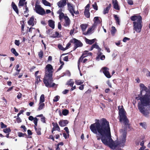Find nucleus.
I'll use <instances>...</instances> for the list:
<instances>
[{"label":"nucleus","mask_w":150,"mask_h":150,"mask_svg":"<svg viewBox=\"0 0 150 150\" xmlns=\"http://www.w3.org/2000/svg\"><path fill=\"white\" fill-rule=\"evenodd\" d=\"M96 122L91 124L90 128L94 134H98L100 136H97L98 140H101L103 143L112 148L116 146L111 138L110 128L109 122L105 118L100 120L96 119Z\"/></svg>","instance_id":"1"},{"label":"nucleus","mask_w":150,"mask_h":150,"mask_svg":"<svg viewBox=\"0 0 150 150\" xmlns=\"http://www.w3.org/2000/svg\"><path fill=\"white\" fill-rule=\"evenodd\" d=\"M45 74L43 79V82L45 86L47 88H52L56 84L53 83L52 78L53 69L50 64H48L45 68Z\"/></svg>","instance_id":"2"},{"label":"nucleus","mask_w":150,"mask_h":150,"mask_svg":"<svg viewBox=\"0 0 150 150\" xmlns=\"http://www.w3.org/2000/svg\"><path fill=\"white\" fill-rule=\"evenodd\" d=\"M139 100L141 103H138V108L140 112L144 115L146 116L149 114L148 112H146L144 110V106H146L149 105L150 102V98L148 95L145 94L143 97H140Z\"/></svg>","instance_id":"3"},{"label":"nucleus","mask_w":150,"mask_h":150,"mask_svg":"<svg viewBox=\"0 0 150 150\" xmlns=\"http://www.w3.org/2000/svg\"><path fill=\"white\" fill-rule=\"evenodd\" d=\"M131 20L133 21V29L137 33H140L142 27V18L140 15H134L130 17Z\"/></svg>","instance_id":"4"},{"label":"nucleus","mask_w":150,"mask_h":150,"mask_svg":"<svg viewBox=\"0 0 150 150\" xmlns=\"http://www.w3.org/2000/svg\"><path fill=\"white\" fill-rule=\"evenodd\" d=\"M122 108H119V106L118 108L119 110V115L120 117V122H121L122 121H123L125 125H129L128 124L129 120L125 114L126 112L123 108L122 106Z\"/></svg>","instance_id":"5"},{"label":"nucleus","mask_w":150,"mask_h":150,"mask_svg":"<svg viewBox=\"0 0 150 150\" xmlns=\"http://www.w3.org/2000/svg\"><path fill=\"white\" fill-rule=\"evenodd\" d=\"M70 42L74 44L73 50H75L77 48L79 47H81L83 45V43L80 40H77L75 38H73L70 40Z\"/></svg>","instance_id":"6"},{"label":"nucleus","mask_w":150,"mask_h":150,"mask_svg":"<svg viewBox=\"0 0 150 150\" xmlns=\"http://www.w3.org/2000/svg\"><path fill=\"white\" fill-rule=\"evenodd\" d=\"M35 9L36 12L38 14L41 15L45 14V12L44 9L40 5L36 4Z\"/></svg>","instance_id":"7"},{"label":"nucleus","mask_w":150,"mask_h":150,"mask_svg":"<svg viewBox=\"0 0 150 150\" xmlns=\"http://www.w3.org/2000/svg\"><path fill=\"white\" fill-rule=\"evenodd\" d=\"M67 5L68 10L72 15L73 16H74V13L77 14V13H75V11L74 10V6H73L72 4L70 3L69 2H67Z\"/></svg>","instance_id":"8"},{"label":"nucleus","mask_w":150,"mask_h":150,"mask_svg":"<svg viewBox=\"0 0 150 150\" xmlns=\"http://www.w3.org/2000/svg\"><path fill=\"white\" fill-rule=\"evenodd\" d=\"M52 125L53 126V127L52 128L51 132L52 134H54V132H53L54 131L57 130L58 132H60V129L59 126L57 123L53 122L52 123Z\"/></svg>","instance_id":"9"},{"label":"nucleus","mask_w":150,"mask_h":150,"mask_svg":"<svg viewBox=\"0 0 150 150\" xmlns=\"http://www.w3.org/2000/svg\"><path fill=\"white\" fill-rule=\"evenodd\" d=\"M103 72L105 76L108 78H111V76L109 71V69L107 67H104L102 68Z\"/></svg>","instance_id":"10"},{"label":"nucleus","mask_w":150,"mask_h":150,"mask_svg":"<svg viewBox=\"0 0 150 150\" xmlns=\"http://www.w3.org/2000/svg\"><path fill=\"white\" fill-rule=\"evenodd\" d=\"M67 0H61L57 3V5L59 7L63 8L67 4Z\"/></svg>","instance_id":"11"},{"label":"nucleus","mask_w":150,"mask_h":150,"mask_svg":"<svg viewBox=\"0 0 150 150\" xmlns=\"http://www.w3.org/2000/svg\"><path fill=\"white\" fill-rule=\"evenodd\" d=\"M120 132H123L122 134V143L124 144V143L125 142L127 135V131L126 130H123L121 129L120 130Z\"/></svg>","instance_id":"12"},{"label":"nucleus","mask_w":150,"mask_h":150,"mask_svg":"<svg viewBox=\"0 0 150 150\" xmlns=\"http://www.w3.org/2000/svg\"><path fill=\"white\" fill-rule=\"evenodd\" d=\"M69 123V121L67 120H61L59 122V125L61 127L66 126Z\"/></svg>","instance_id":"13"},{"label":"nucleus","mask_w":150,"mask_h":150,"mask_svg":"<svg viewBox=\"0 0 150 150\" xmlns=\"http://www.w3.org/2000/svg\"><path fill=\"white\" fill-rule=\"evenodd\" d=\"M112 4H113L114 8L117 10H119L120 9V8L119 6L117 0H112Z\"/></svg>","instance_id":"14"},{"label":"nucleus","mask_w":150,"mask_h":150,"mask_svg":"<svg viewBox=\"0 0 150 150\" xmlns=\"http://www.w3.org/2000/svg\"><path fill=\"white\" fill-rule=\"evenodd\" d=\"M11 6L16 13L18 14H19V11L18 7L14 2H12Z\"/></svg>","instance_id":"15"},{"label":"nucleus","mask_w":150,"mask_h":150,"mask_svg":"<svg viewBox=\"0 0 150 150\" xmlns=\"http://www.w3.org/2000/svg\"><path fill=\"white\" fill-rule=\"evenodd\" d=\"M96 40V39L95 38L92 40H89L86 38H85V40L86 43L89 45H92L93 43Z\"/></svg>","instance_id":"16"},{"label":"nucleus","mask_w":150,"mask_h":150,"mask_svg":"<svg viewBox=\"0 0 150 150\" xmlns=\"http://www.w3.org/2000/svg\"><path fill=\"white\" fill-rule=\"evenodd\" d=\"M65 23L64 25L65 26H69L70 24V20L69 17L67 16H65L64 17Z\"/></svg>","instance_id":"17"},{"label":"nucleus","mask_w":150,"mask_h":150,"mask_svg":"<svg viewBox=\"0 0 150 150\" xmlns=\"http://www.w3.org/2000/svg\"><path fill=\"white\" fill-rule=\"evenodd\" d=\"M140 87L141 90L140 94L141 95H142V91H147V90H148V88L144 86V84L142 83L140 84Z\"/></svg>","instance_id":"18"},{"label":"nucleus","mask_w":150,"mask_h":150,"mask_svg":"<svg viewBox=\"0 0 150 150\" xmlns=\"http://www.w3.org/2000/svg\"><path fill=\"white\" fill-rule=\"evenodd\" d=\"M48 25L52 29L54 28V21L52 20H50L48 21Z\"/></svg>","instance_id":"19"},{"label":"nucleus","mask_w":150,"mask_h":150,"mask_svg":"<svg viewBox=\"0 0 150 150\" xmlns=\"http://www.w3.org/2000/svg\"><path fill=\"white\" fill-rule=\"evenodd\" d=\"M34 21V17L33 16H32L30 18L29 20L28 21V24L30 25H32V26H33L34 25V23H33Z\"/></svg>","instance_id":"20"},{"label":"nucleus","mask_w":150,"mask_h":150,"mask_svg":"<svg viewBox=\"0 0 150 150\" xmlns=\"http://www.w3.org/2000/svg\"><path fill=\"white\" fill-rule=\"evenodd\" d=\"M35 77V85H38L40 82L42 81L40 79L41 76L40 75H39Z\"/></svg>","instance_id":"21"},{"label":"nucleus","mask_w":150,"mask_h":150,"mask_svg":"<svg viewBox=\"0 0 150 150\" xmlns=\"http://www.w3.org/2000/svg\"><path fill=\"white\" fill-rule=\"evenodd\" d=\"M39 106L38 108L37 109V111H39L41 110H42L44 108L45 104L44 103H39Z\"/></svg>","instance_id":"22"},{"label":"nucleus","mask_w":150,"mask_h":150,"mask_svg":"<svg viewBox=\"0 0 150 150\" xmlns=\"http://www.w3.org/2000/svg\"><path fill=\"white\" fill-rule=\"evenodd\" d=\"M114 17L115 18V20L116 21V23L117 24L120 25V20L118 17L116 15H114Z\"/></svg>","instance_id":"23"},{"label":"nucleus","mask_w":150,"mask_h":150,"mask_svg":"<svg viewBox=\"0 0 150 150\" xmlns=\"http://www.w3.org/2000/svg\"><path fill=\"white\" fill-rule=\"evenodd\" d=\"M116 31V30L114 26L111 27V30H110L112 36H114Z\"/></svg>","instance_id":"24"},{"label":"nucleus","mask_w":150,"mask_h":150,"mask_svg":"<svg viewBox=\"0 0 150 150\" xmlns=\"http://www.w3.org/2000/svg\"><path fill=\"white\" fill-rule=\"evenodd\" d=\"M74 82L73 81L72 79H70L69 81H67L66 83V85L69 86H72L74 84Z\"/></svg>","instance_id":"25"},{"label":"nucleus","mask_w":150,"mask_h":150,"mask_svg":"<svg viewBox=\"0 0 150 150\" xmlns=\"http://www.w3.org/2000/svg\"><path fill=\"white\" fill-rule=\"evenodd\" d=\"M81 28L83 32L85 31L87 27V25L86 24H83L81 25Z\"/></svg>","instance_id":"26"},{"label":"nucleus","mask_w":150,"mask_h":150,"mask_svg":"<svg viewBox=\"0 0 150 150\" xmlns=\"http://www.w3.org/2000/svg\"><path fill=\"white\" fill-rule=\"evenodd\" d=\"M89 11V10H88L86 9L85 10L84 12V15L87 18H89L90 17V13Z\"/></svg>","instance_id":"27"},{"label":"nucleus","mask_w":150,"mask_h":150,"mask_svg":"<svg viewBox=\"0 0 150 150\" xmlns=\"http://www.w3.org/2000/svg\"><path fill=\"white\" fill-rule=\"evenodd\" d=\"M94 26L93 25L91 27H90L87 30V31L86 32H85V33H84L83 34L84 35H87L88 34L90 33L91 32L92 29L93 28Z\"/></svg>","instance_id":"28"},{"label":"nucleus","mask_w":150,"mask_h":150,"mask_svg":"<svg viewBox=\"0 0 150 150\" xmlns=\"http://www.w3.org/2000/svg\"><path fill=\"white\" fill-rule=\"evenodd\" d=\"M26 0H19L18 4L19 7L23 6H24V2Z\"/></svg>","instance_id":"29"},{"label":"nucleus","mask_w":150,"mask_h":150,"mask_svg":"<svg viewBox=\"0 0 150 150\" xmlns=\"http://www.w3.org/2000/svg\"><path fill=\"white\" fill-rule=\"evenodd\" d=\"M11 52L13 53L16 56H17L18 55V54L17 52L14 48H12L11 49Z\"/></svg>","instance_id":"30"},{"label":"nucleus","mask_w":150,"mask_h":150,"mask_svg":"<svg viewBox=\"0 0 150 150\" xmlns=\"http://www.w3.org/2000/svg\"><path fill=\"white\" fill-rule=\"evenodd\" d=\"M45 96L44 94H42L41 95L40 99V103H43V102L45 101Z\"/></svg>","instance_id":"31"},{"label":"nucleus","mask_w":150,"mask_h":150,"mask_svg":"<svg viewBox=\"0 0 150 150\" xmlns=\"http://www.w3.org/2000/svg\"><path fill=\"white\" fill-rule=\"evenodd\" d=\"M43 4L45 6H50V4L46 0H42Z\"/></svg>","instance_id":"32"},{"label":"nucleus","mask_w":150,"mask_h":150,"mask_svg":"<svg viewBox=\"0 0 150 150\" xmlns=\"http://www.w3.org/2000/svg\"><path fill=\"white\" fill-rule=\"evenodd\" d=\"M75 83L76 85H79L82 84L83 83V81H82L80 80H76Z\"/></svg>","instance_id":"33"},{"label":"nucleus","mask_w":150,"mask_h":150,"mask_svg":"<svg viewBox=\"0 0 150 150\" xmlns=\"http://www.w3.org/2000/svg\"><path fill=\"white\" fill-rule=\"evenodd\" d=\"M35 129L37 134L40 135L41 134V129L40 128H37L36 127L35 128Z\"/></svg>","instance_id":"34"},{"label":"nucleus","mask_w":150,"mask_h":150,"mask_svg":"<svg viewBox=\"0 0 150 150\" xmlns=\"http://www.w3.org/2000/svg\"><path fill=\"white\" fill-rule=\"evenodd\" d=\"M3 131L5 133H9L11 131V130L10 127H8L5 129H4L3 130Z\"/></svg>","instance_id":"35"},{"label":"nucleus","mask_w":150,"mask_h":150,"mask_svg":"<svg viewBox=\"0 0 150 150\" xmlns=\"http://www.w3.org/2000/svg\"><path fill=\"white\" fill-rule=\"evenodd\" d=\"M96 43H97L96 42V43L93 44L92 46L93 47V48L97 49L99 51H100L101 49L99 47V46L97 45Z\"/></svg>","instance_id":"36"},{"label":"nucleus","mask_w":150,"mask_h":150,"mask_svg":"<svg viewBox=\"0 0 150 150\" xmlns=\"http://www.w3.org/2000/svg\"><path fill=\"white\" fill-rule=\"evenodd\" d=\"M69 113V110L67 109H64L62 111V114L64 115H67Z\"/></svg>","instance_id":"37"},{"label":"nucleus","mask_w":150,"mask_h":150,"mask_svg":"<svg viewBox=\"0 0 150 150\" xmlns=\"http://www.w3.org/2000/svg\"><path fill=\"white\" fill-rule=\"evenodd\" d=\"M38 55L40 59L42 58L43 56V53L42 50H41L40 52H39Z\"/></svg>","instance_id":"38"},{"label":"nucleus","mask_w":150,"mask_h":150,"mask_svg":"<svg viewBox=\"0 0 150 150\" xmlns=\"http://www.w3.org/2000/svg\"><path fill=\"white\" fill-rule=\"evenodd\" d=\"M110 9L107 7L105 8L103 11V13L104 14H105L108 13Z\"/></svg>","instance_id":"39"},{"label":"nucleus","mask_w":150,"mask_h":150,"mask_svg":"<svg viewBox=\"0 0 150 150\" xmlns=\"http://www.w3.org/2000/svg\"><path fill=\"white\" fill-rule=\"evenodd\" d=\"M38 121V119L36 117H35L34 119L33 120V122L35 124V127H34L35 128L37 126Z\"/></svg>","instance_id":"40"},{"label":"nucleus","mask_w":150,"mask_h":150,"mask_svg":"<svg viewBox=\"0 0 150 150\" xmlns=\"http://www.w3.org/2000/svg\"><path fill=\"white\" fill-rule=\"evenodd\" d=\"M139 125L145 129L147 127V125L145 122H140L139 123Z\"/></svg>","instance_id":"41"},{"label":"nucleus","mask_w":150,"mask_h":150,"mask_svg":"<svg viewBox=\"0 0 150 150\" xmlns=\"http://www.w3.org/2000/svg\"><path fill=\"white\" fill-rule=\"evenodd\" d=\"M58 48L62 50L65 51L66 50L65 48H64L62 45L61 44H59L58 45Z\"/></svg>","instance_id":"42"},{"label":"nucleus","mask_w":150,"mask_h":150,"mask_svg":"<svg viewBox=\"0 0 150 150\" xmlns=\"http://www.w3.org/2000/svg\"><path fill=\"white\" fill-rule=\"evenodd\" d=\"M65 17V16H64V14L63 13L59 14V19L60 20L62 19L63 18L64 19Z\"/></svg>","instance_id":"43"},{"label":"nucleus","mask_w":150,"mask_h":150,"mask_svg":"<svg viewBox=\"0 0 150 150\" xmlns=\"http://www.w3.org/2000/svg\"><path fill=\"white\" fill-rule=\"evenodd\" d=\"M92 6L95 10H98V6L96 2L94 3V4L92 5Z\"/></svg>","instance_id":"44"},{"label":"nucleus","mask_w":150,"mask_h":150,"mask_svg":"<svg viewBox=\"0 0 150 150\" xmlns=\"http://www.w3.org/2000/svg\"><path fill=\"white\" fill-rule=\"evenodd\" d=\"M1 127V128H6L7 127V125L4 124L2 122H0Z\"/></svg>","instance_id":"45"},{"label":"nucleus","mask_w":150,"mask_h":150,"mask_svg":"<svg viewBox=\"0 0 150 150\" xmlns=\"http://www.w3.org/2000/svg\"><path fill=\"white\" fill-rule=\"evenodd\" d=\"M59 96H55L53 100V102H57V101H58L59 100Z\"/></svg>","instance_id":"46"},{"label":"nucleus","mask_w":150,"mask_h":150,"mask_svg":"<svg viewBox=\"0 0 150 150\" xmlns=\"http://www.w3.org/2000/svg\"><path fill=\"white\" fill-rule=\"evenodd\" d=\"M64 129L66 132L67 134V135L69 137V129H68V127H65L64 128Z\"/></svg>","instance_id":"47"},{"label":"nucleus","mask_w":150,"mask_h":150,"mask_svg":"<svg viewBox=\"0 0 150 150\" xmlns=\"http://www.w3.org/2000/svg\"><path fill=\"white\" fill-rule=\"evenodd\" d=\"M15 44L16 45H17V46H19L20 44V42L19 40H15Z\"/></svg>","instance_id":"48"},{"label":"nucleus","mask_w":150,"mask_h":150,"mask_svg":"<svg viewBox=\"0 0 150 150\" xmlns=\"http://www.w3.org/2000/svg\"><path fill=\"white\" fill-rule=\"evenodd\" d=\"M130 40V39L129 38L126 37H125L123 38L122 41L123 42H127V40L129 41Z\"/></svg>","instance_id":"49"},{"label":"nucleus","mask_w":150,"mask_h":150,"mask_svg":"<svg viewBox=\"0 0 150 150\" xmlns=\"http://www.w3.org/2000/svg\"><path fill=\"white\" fill-rule=\"evenodd\" d=\"M25 8V10L24 11V13H28L29 12V10L28 7L25 6V7H24Z\"/></svg>","instance_id":"50"},{"label":"nucleus","mask_w":150,"mask_h":150,"mask_svg":"<svg viewBox=\"0 0 150 150\" xmlns=\"http://www.w3.org/2000/svg\"><path fill=\"white\" fill-rule=\"evenodd\" d=\"M128 4L130 5L133 4V1L132 0H127Z\"/></svg>","instance_id":"51"},{"label":"nucleus","mask_w":150,"mask_h":150,"mask_svg":"<svg viewBox=\"0 0 150 150\" xmlns=\"http://www.w3.org/2000/svg\"><path fill=\"white\" fill-rule=\"evenodd\" d=\"M86 57V56H84L82 54L81 56L80 57L79 59V60L81 61V62H82L83 58Z\"/></svg>","instance_id":"52"},{"label":"nucleus","mask_w":150,"mask_h":150,"mask_svg":"<svg viewBox=\"0 0 150 150\" xmlns=\"http://www.w3.org/2000/svg\"><path fill=\"white\" fill-rule=\"evenodd\" d=\"M59 33L58 32H55V33L53 35H54V37L55 38H56L57 37H58V36H59Z\"/></svg>","instance_id":"53"},{"label":"nucleus","mask_w":150,"mask_h":150,"mask_svg":"<svg viewBox=\"0 0 150 150\" xmlns=\"http://www.w3.org/2000/svg\"><path fill=\"white\" fill-rule=\"evenodd\" d=\"M84 85L83 84H81V85L80 86H79L78 88L79 89L81 90H83L84 88Z\"/></svg>","instance_id":"54"},{"label":"nucleus","mask_w":150,"mask_h":150,"mask_svg":"<svg viewBox=\"0 0 150 150\" xmlns=\"http://www.w3.org/2000/svg\"><path fill=\"white\" fill-rule=\"evenodd\" d=\"M41 121L43 123H46L45 118L44 117H42L41 118Z\"/></svg>","instance_id":"55"},{"label":"nucleus","mask_w":150,"mask_h":150,"mask_svg":"<svg viewBox=\"0 0 150 150\" xmlns=\"http://www.w3.org/2000/svg\"><path fill=\"white\" fill-rule=\"evenodd\" d=\"M21 127L23 129L24 132H25L26 131L27 129L25 125H21Z\"/></svg>","instance_id":"56"},{"label":"nucleus","mask_w":150,"mask_h":150,"mask_svg":"<svg viewBox=\"0 0 150 150\" xmlns=\"http://www.w3.org/2000/svg\"><path fill=\"white\" fill-rule=\"evenodd\" d=\"M18 136L20 137H23V133L21 132H19L18 133Z\"/></svg>","instance_id":"57"},{"label":"nucleus","mask_w":150,"mask_h":150,"mask_svg":"<svg viewBox=\"0 0 150 150\" xmlns=\"http://www.w3.org/2000/svg\"><path fill=\"white\" fill-rule=\"evenodd\" d=\"M69 90L67 89H65L62 91V93L64 94H66L67 93L69 92Z\"/></svg>","instance_id":"58"},{"label":"nucleus","mask_w":150,"mask_h":150,"mask_svg":"<svg viewBox=\"0 0 150 150\" xmlns=\"http://www.w3.org/2000/svg\"><path fill=\"white\" fill-rule=\"evenodd\" d=\"M71 42H69L68 43L66 47H65L66 50L68 49L69 47V46L71 45Z\"/></svg>","instance_id":"59"},{"label":"nucleus","mask_w":150,"mask_h":150,"mask_svg":"<svg viewBox=\"0 0 150 150\" xmlns=\"http://www.w3.org/2000/svg\"><path fill=\"white\" fill-rule=\"evenodd\" d=\"M94 20L95 21V22H98V21H100V20H99L98 17H95L94 18Z\"/></svg>","instance_id":"60"},{"label":"nucleus","mask_w":150,"mask_h":150,"mask_svg":"<svg viewBox=\"0 0 150 150\" xmlns=\"http://www.w3.org/2000/svg\"><path fill=\"white\" fill-rule=\"evenodd\" d=\"M16 119L17 122L18 123H20L22 121L21 120V118L19 117H18Z\"/></svg>","instance_id":"61"},{"label":"nucleus","mask_w":150,"mask_h":150,"mask_svg":"<svg viewBox=\"0 0 150 150\" xmlns=\"http://www.w3.org/2000/svg\"><path fill=\"white\" fill-rule=\"evenodd\" d=\"M88 51H85L82 54L84 56H86V57H87V54H88Z\"/></svg>","instance_id":"62"},{"label":"nucleus","mask_w":150,"mask_h":150,"mask_svg":"<svg viewBox=\"0 0 150 150\" xmlns=\"http://www.w3.org/2000/svg\"><path fill=\"white\" fill-rule=\"evenodd\" d=\"M90 4H88L85 7V10L86 9L88 10H89V9L90 8Z\"/></svg>","instance_id":"63"},{"label":"nucleus","mask_w":150,"mask_h":150,"mask_svg":"<svg viewBox=\"0 0 150 150\" xmlns=\"http://www.w3.org/2000/svg\"><path fill=\"white\" fill-rule=\"evenodd\" d=\"M28 119L29 120L32 121L33 120H34V118L32 116H30L28 117Z\"/></svg>","instance_id":"64"}]
</instances>
